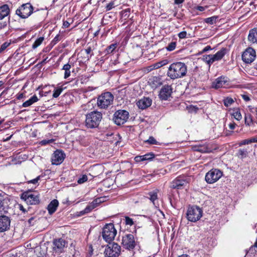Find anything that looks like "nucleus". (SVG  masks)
Instances as JSON below:
<instances>
[{"mask_svg": "<svg viewBox=\"0 0 257 257\" xmlns=\"http://www.w3.org/2000/svg\"><path fill=\"white\" fill-rule=\"evenodd\" d=\"M187 67L181 62L172 63L168 68L167 75L171 79L175 80L182 78L186 75Z\"/></svg>", "mask_w": 257, "mask_h": 257, "instance_id": "nucleus-1", "label": "nucleus"}, {"mask_svg": "<svg viewBox=\"0 0 257 257\" xmlns=\"http://www.w3.org/2000/svg\"><path fill=\"white\" fill-rule=\"evenodd\" d=\"M102 119V114L98 111H92L85 115V124L88 128H97Z\"/></svg>", "mask_w": 257, "mask_h": 257, "instance_id": "nucleus-2", "label": "nucleus"}, {"mask_svg": "<svg viewBox=\"0 0 257 257\" xmlns=\"http://www.w3.org/2000/svg\"><path fill=\"white\" fill-rule=\"evenodd\" d=\"M39 11L38 9H35L30 3H27L19 7L16 11V14L21 18L25 19L33 14L37 15Z\"/></svg>", "mask_w": 257, "mask_h": 257, "instance_id": "nucleus-3", "label": "nucleus"}, {"mask_svg": "<svg viewBox=\"0 0 257 257\" xmlns=\"http://www.w3.org/2000/svg\"><path fill=\"white\" fill-rule=\"evenodd\" d=\"M227 52L226 48H222L215 54L204 55L202 60L208 65L209 68L215 62L221 60Z\"/></svg>", "mask_w": 257, "mask_h": 257, "instance_id": "nucleus-4", "label": "nucleus"}, {"mask_svg": "<svg viewBox=\"0 0 257 257\" xmlns=\"http://www.w3.org/2000/svg\"><path fill=\"white\" fill-rule=\"evenodd\" d=\"M113 96L109 92L102 93L97 98V104L100 108L106 109L112 104Z\"/></svg>", "mask_w": 257, "mask_h": 257, "instance_id": "nucleus-5", "label": "nucleus"}, {"mask_svg": "<svg viewBox=\"0 0 257 257\" xmlns=\"http://www.w3.org/2000/svg\"><path fill=\"white\" fill-rule=\"evenodd\" d=\"M117 233L113 223L106 224L103 228L102 236L103 239L109 243L112 241Z\"/></svg>", "mask_w": 257, "mask_h": 257, "instance_id": "nucleus-6", "label": "nucleus"}, {"mask_svg": "<svg viewBox=\"0 0 257 257\" xmlns=\"http://www.w3.org/2000/svg\"><path fill=\"white\" fill-rule=\"evenodd\" d=\"M21 198L28 205H38L40 202L39 194L36 192L33 193L31 190L22 193Z\"/></svg>", "mask_w": 257, "mask_h": 257, "instance_id": "nucleus-7", "label": "nucleus"}, {"mask_svg": "<svg viewBox=\"0 0 257 257\" xmlns=\"http://www.w3.org/2000/svg\"><path fill=\"white\" fill-rule=\"evenodd\" d=\"M202 216V209L197 206H193L188 208L186 217L191 222H195L199 220Z\"/></svg>", "mask_w": 257, "mask_h": 257, "instance_id": "nucleus-8", "label": "nucleus"}, {"mask_svg": "<svg viewBox=\"0 0 257 257\" xmlns=\"http://www.w3.org/2000/svg\"><path fill=\"white\" fill-rule=\"evenodd\" d=\"M120 246L116 243H109L105 249V257H118L120 253Z\"/></svg>", "mask_w": 257, "mask_h": 257, "instance_id": "nucleus-9", "label": "nucleus"}, {"mask_svg": "<svg viewBox=\"0 0 257 257\" xmlns=\"http://www.w3.org/2000/svg\"><path fill=\"white\" fill-rule=\"evenodd\" d=\"M129 113L127 111L120 109L114 112L113 120L116 124L120 125L126 122Z\"/></svg>", "mask_w": 257, "mask_h": 257, "instance_id": "nucleus-10", "label": "nucleus"}, {"mask_svg": "<svg viewBox=\"0 0 257 257\" xmlns=\"http://www.w3.org/2000/svg\"><path fill=\"white\" fill-rule=\"evenodd\" d=\"M223 173L217 169H212L208 171L205 175V181L209 184H212L217 181L222 176Z\"/></svg>", "mask_w": 257, "mask_h": 257, "instance_id": "nucleus-11", "label": "nucleus"}, {"mask_svg": "<svg viewBox=\"0 0 257 257\" xmlns=\"http://www.w3.org/2000/svg\"><path fill=\"white\" fill-rule=\"evenodd\" d=\"M67 241L62 238L55 239L53 241V250L56 253H62L67 247Z\"/></svg>", "mask_w": 257, "mask_h": 257, "instance_id": "nucleus-12", "label": "nucleus"}, {"mask_svg": "<svg viewBox=\"0 0 257 257\" xmlns=\"http://www.w3.org/2000/svg\"><path fill=\"white\" fill-rule=\"evenodd\" d=\"M121 244L126 249H133L136 244L134 235L131 233L125 234L122 237Z\"/></svg>", "mask_w": 257, "mask_h": 257, "instance_id": "nucleus-13", "label": "nucleus"}, {"mask_svg": "<svg viewBox=\"0 0 257 257\" xmlns=\"http://www.w3.org/2000/svg\"><path fill=\"white\" fill-rule=\"evenodd\" d=\"M256 57V53L251 48H247L242 54V60L245 63L250 64L252 62Z\"/></svg>", "mask_w": 257, "mask_h": 257, "instance_id": "nucleus-14", "label": "nucleus"}, {"mask_svg": "<svg viewBox=\"0 0 257 257\" xmlns=\"http://www.w3.org/2000/svg\"><path fill=\"white\" fill-rule=\"evenodd\" d=\"M188 183L186 177L179 176L171 182L170 187L173 189H182Z\"/></svg>", "mask_w": 257, "mask_h": 257, "instance_id": "nucleus-15", "label": "nucleus"}, {"mask_svg": "<svg viewBox=\"0 0 257 257\" xmlns=\"http://www.w3.org/2000/svg\"><path fill=\"white\" fill-rule=\"evenodd\" d=\"M65 156L62 151L57 150L54 152L51 159L52 164L56 165L60 164L63 161Z\"/></svg>", "mask_w": 257, "mask_h": 257, "instance_id": "nucleus-16", "label": "nucleus"}, {"mask_svg": "<svg viewBox=\"0 0 257 257\" xmlns=\"http://www.w3.org/2000/svg\"><path fill=\"white\" fill-rule=\"evenodd\" d=\"M11 224L10 218L6 215L0 216V232H4L9 229Z\"/></svg>", "mask_w": 257, "mask_h": 257, "instance_id": "nucleus-17", "label": "nucleus"}, {"mask_svg": "<svg viewBox=\"0 0 257 257\" xmlns=\"http://www.w3.org/2000/svg\"><path fill=\"white\" fill-rule=\"evenodd\" d=\"M172 93V88L170 85H165L161 89L159 97L162 100H167Z\"/></svg>", "mask_w": 257, "mask_h": 257, "instance_id": "nucleus-18", "label": "nucleus"}, {"mask_svg": "<svg viewBox=\"0 0 257 257\" xmlns=\"http://www.w3.org/2000/svg\"><path fill=\"white\" fill-rule=\"evenodd\" d=\"M152 104V99L149 97H144L139 100L137 103V106L141 109H145L150 106Z\"/></svg>", "mask_w": 257, "mask_h": 257, "instance_id": "nucleus-19", "label": "nucleus"}, {"mask_svg": "<svg viewBox=\"0 0 257 257\" xmlns=\"http://www.w3.org/2000/svg\"><path fill=\"white\" fill-rule=\"evenodd\" d=\"M192 148L194 151H197L202 153H208L212 151L211 149L209 148L207 144L195 145L192 146Z\"/></svg>", "mask_w": 257, "mask_h": 257, "instance_id": "nucleus-20", "label": "nucleus"}, {"mask_svg": "<svg viewBox=\"0 0 257 257\" xmlns=\"http://www.w3.org/2000/svg\"><path fill=\"white\" fill-rule=\"evenodd\" d=\"M10 14V9L8 5L0 6V20H2Z\"/></svg>", "mask_w": 257, "mask_h": 257, "instance_id": "nucleus-21", "label": "nucleus"}, {"mask_svg": "<svg viewBox=\"0 0 257 257\" xmlns=\"http://www.w3.org/2000/svg\"><path fill=\"white\" fill-rule=\"evenodd\" d=\"M155 157V155L153 153H147L142 156H137L135 158V160L137 162H140L144 161H151Z\"/></svg>", "mask_w": 257, "mask_h": 257, "instance_id": "nucleus-22", "label": "nucleus"}, {"mask_svg": "<svg viewBox=\"0 0 257 257\" xmlns=\"http://www.w3.org/2000/svg\"><path fill=\"white\" fill-rule=\"evenodd\" d=\"M226 81L225 80V78L223 77H220L216 79L212 83V87L215 89L222 87L225 84Z\"/></svg>", "mask_w": 257, "mask_h": 257, "instance_id": "nucleus-23", "label": "nucleus"}, {"mask_svg": "<svg viewBox=\"0 0 257 257\" xmlns=\"http://www.w3.org/2000/svg\"><path fill=\"white\" fill-rule=\"evenodd\" d=\"M8 200L0 193V214L7 212Z\"/></svg>", "mask_w": 257, "mask_h": 257, "instance_id": "nucleus-24", "label": "nucleus"}, {"mask_svg": "<svg viewBox=\"0 0 257 257\" xmlns=\"http://www.w3.org/2000/svg\"><path fill=\"white\" fill-rule=\"evenodd\" d=\"M59 202L56 199H54L49 204L47 207L48 212L50 214H52L56 211L58 206Z\"/></svg>", "mask_w": 257, "mask_h": 257, "instance_id": "nucleus-25", "label": "nucleus"}, {"mask_svg": "<svg viewBox=\"0 0 257 257\" xmlns=\"http://www.w3.org/2000/svg\"><path fill=\"white\" fill-rule=\"evenodd\" d=\"M248 40L253 43H257V27L249 31Z\"/></svg>", "mask_w": 257, "mask_h": 257, "instance_id": "nucleus-26", "label": "nucleus"}, {"mask_svg": "<svg viewBox=\"0 0 257 257\" xmlns=\"http://www.w3.org/2000/svg\"><path fill=\"white\" fill-rule=\"evenodd\" d=\"M39 99L36 95L32 96L29 99L24 102L22 106L24 107H28L33 104L34 102L38 101Z\"/></svg>", "mask_w": 257, "mask_h": 257, "instance_id": "nucleus-27", "label": "nucleus"}, {"mask_svg": "<svg viewBox=\"0 0 257 257\" xmlns=\"http://www.w3.org/2000/svg\"><path fill=\"white\" fill-rule=\"evenodd\" d=\"M248 151L247 148L239 149L237 153V156L240 159H244L248 156Z\"/></svg>", "mask_w": 257, "mask_h": 257, "instance_id": "nucleus-28", "label": "nucleus"}, {"mask_svg": "<svg viewBox=\"0 0 257 257\" xmlns=\"http://www.w3.org/2000/svg\"><path fill=\"white\" fill-rule=\"evenodd\" d=\"M52 86L55 88L53 91V97L54 98H57L60 95V94L63 91V88L62 86H59L58 87H55L54 85H53Z\"/></svg>", "mask_w": 257, "mask_h": 257, "instance_id": "nucleus-29", "label": "nucleus"}, {"mask_svg": "<svg viewBox=\"0 0 257 257\" xmlns=\"http://www.w3.org/2000/svg\"><path fill=\"white\" fill-rule=\"evenodd\" d=\"M169 62V61L167 59H164L161 60L158 62L155 63L153 65L154 69H158L164 65H167Z\"/></svg>", "mask_w": 257, "mask_h": 257, "instance_id": "nucleus-30", "label": "nucleus"}, {"mask_svg": "<svg viewBox=\"0 0 257 257\" xmlns=\"http://www.w3.org/2000/svg\"><path fill=\"white\" fill-rule=\"evenodd\" d=\"M218 19V16H214L209 18H206L204 20V22L207 24L213 25L216 23V22L217 21Z\"/></svg>", "mask_w": 257, "mask_h": 257, "instance_id": "nucleus-31", "label": "nucleus"}, {"mask_svg": "<svg viewBox=\"0 0 257 257\" xmlns=\"http://www.w3.org/2000/svg\"><path fill=\"white\" fill-rule=\"evenodd\" d=\"M244 257H257L256 250L254 247H250Z\"/></svg>", "mask_w": 257, "mask_h": 257, "instance_id": "nucleus-32", "label": "nucleus"}, {"mask_svg": "<svg viewBox=\"0 0 257 257\" xmlns=\"http://www.w3.org/2000/svg\"><path fill=\"white\" fill-rule=\"evenodd\" d=\"M44 40V38L43 37H39V38L36 39L33 43V44L32 45V48L33 49H35L36 48H37L38 47L41 45Z\"/></svg>", "mask_w": 257, "mask_h": 257, "instance_id": "nucleus-33", "label": "nucleus"}, {"mask_svg": "<svg viewBox=\"0 0 257 257\" xmlns=\"http://www.w3.org/2000/svg\"><path fill=\"white\" fill-rule=\"evenodd\" d=\"M232 115L237 120H240L242 118V115L239 109L234 110Z\"/></svg>", "mask_w": 257, "mask_h": 257, "instance_id": "nucleus-34", "label": "nucleus"}, {"mask_svg": "<svg viewBox=\"0 0 257 257\" xmlns=\"http://www.w3.org/2000/svg\"><path fill=\"white\" fill-rule=\"evenodd\" d=\"M244 119L246 125L250 126L252 124V118L250 114H245Z\"/></svg>", "mask_w": 257, "mask_h": 257, "instance_id": "nucleus-35", "label": "nucleus"}, {"mask_svg": "<svg viewBox=\"0 0 257 257\" xmlns=\"http://www.w3.org/2000/svg\"><path fill=\"white\" fill-rule=\"evenodd\" d=\"M148 195L150 200L155 204V201L158 199L157 192L156 191H153L149 192Z\"/></svg>", "mask_w": 257, "mask_h": 257, "instance_id": "nucleus-36", "label": "nucleus"}, {"mask_svg": "<svg viewBox=\"0 0 257 257\" xmlns=\"http://www.w3.org/2000/svg\"><path fill=\"white\" fill-rule=\"evenodd\" d=\"M117 44H112L110 45L108 47L106 48L105 49V52L106 54H110L113 52V51L116 48Z\"/></svg>", "mask_w": 257, "mask_h": 257, "instance_id": "nucleus-37", "label": "nucleus"}, {"mask_svg": "<svg viewBox=\"0 0 257 257\" xmlns=\"http://www.w3.org/2000/svg\"><path fill=\"white\" fill-rule=\"evenodd\" d=\"M233 102L234 100L231 97H227L223 100L224 105L226 107L230 106Z\"/></svg>", "mask_w": 257, "mask_h": 257, "instance_id": "nucleus-38", "label": "nucleus"}, {"mask_svg": "<svg viewBox=\"0 0 257 257\" xmlns=\"http://www.w3.org/2000/svg\"><path fill=\"white\" fill-rule=\"evenodd\" d=\"M146 143L150 145H159V143L152 136L149 137V139L145 141Z\"/></svg>", "mask_w": 257, "mask_h": 257, "instance_id": "nucleus-39", "label": "nucleus"}, {"mask_svg": "<svg viewBox=\"0 0 257 257\" xmlns=\"http://www.w3.org/2000/svg\"><path fill=\"white\" fill-rule=\"evenodd\" d=\"M11 42H5L0 46V54L3 53L6 49L10 45Z\"/></svg>", "mask_w": 257, "mask_h": 257, "instance_id": "nucleus-40", "label": "nucleus"}, {"mask_svg": "<svg viewBox=\"0 0 257 257\" xmlns=\"http://www.w3.org/2000/svg\"><path fill=\"white\" fill-rule=\"evenodd\" d=\"M92 49L90 47H88L85 50V52L87 54V56L86 58L87 60H89L91 56L93 55V53H91L92 52Z\"/></svg>", "mask_w": 257, "mask_h": 257, "instance_id": "nucleus-41", "label": "nucleus"}, {"mask_svg": "<svg viewBox=\"0 0 257 257\" xmlns=\"http://www.w3.org/2000/svg\"><path fill=\"white\" fill-rule=\"evenodd\" d=\"M93 209V207H92L90 204H89L86 207V208L80 212V213L81 215L88 213L91 211Z\"/></svg>", "mask_w": 257, "mask_h": 257, "instance_id": "nucleus-42", "label": "nucleus"}, {"mask_svg": "<svg viewBox=\"0 0 257 257\" xmlns=\"http://www.w3.org/2000/svg\"><path fill=\"white\" fill-rule=\"evenodd\" d=\"M88 180V177L86 175H82L77 180V183L79 184L84 183Z\"/></svg>", "mask_w": 257, "mask_h": 257, "instance_id": "nucleus-43", "label": "nucleus"}, {"mask_svg": "<svg viewBox=\"0 0 257 257\" xmlns=\"http://www.w3.org/2000/svg\"><path fill=\"white\" fill-rule=\"evenodd\" d=\"M176 42H172L170 43L166 47L167 50L168 51H172L174 50L176 47Z\"/></svg>", "mask_w": 257, "mask_h": 257, "instance_id": "nucleus-44", "label": "nucleus"}, {"mask_svg": "<svg viewBox=\"0 0 257 257\" xmlns=\"http://www.w3.org/2000/svg\"><path fill=\"white\" fill-rule=\"evenodd\" d=\"M187 108L188 109V111L190 113H196L199 109L198 107H197L196 106H194L192 105L187 107Z\"/></svg>", "mask_w": 257, "mask_h": 257, "instance_id": "nucleus-45", "label": "nucleus"}, {"mask_svg": "<svg viewBox=\"0 0 257 257\" xmlns=\"http://www.w3.org/2000/svg\"><path fill=\"white\" fill-rule=\"evenodd\" d=\"M101 201L99 198L96 199L94 200H93L91 203H90L89 204L91 205V206L93 207L94 209L96 208L98 205L100 203Z\"/></svg>", "mask_w": 257, "mask_h": 257, "instance_id": "nucleus-46", "label": "nucleus"}, {"mask_svg": "<svg viewBox=\"0 0 257 257\" xmlns=\"http://www.w3.org/2000/svg\"><path fill=\"white\" fill-rule=\"evenodd\" d=\"M125 223L126 225L130 226H132L134 224L133 220L128 216L125 217Z\"/></svg>", "mask_w": 257, "mask_h": 257, "instance_id": "nucleus-47", "label": "nucleus"}, {"mask_svg": "<svg viewBox=\"0 0 257 257\" xmlns=\"http://www.w3.org/2000/svg\"><path fill=\"white\" fill-rule=\"evenodd\" d=\"M253 143L252 138L248 139L242 140L239 143V146L247 145Z\"/></svg>", "mask_w": 257, "mask_h": 257, "instance_id": "nucleus-48", "label": "nucleus"}, {"mask_svg": "<svg viewBox=\"0 0 257 257\" xmlns=\"http://www.w3.org/2000/svg\"><path fill=\"white\" fill-rule=\"evenodd\" d=\"M61 38V37L60 36V35L58 34L57 35L55 38L53 39V40L51 41V44L53 45H55L57 44L59 41H60Z\"/></svg>", "mask_w": 257, "mask_h": 257, "instance_id": "nucleus-49", "label": "nucleus"}, {"mask_svg": "<svg viewBox=\"0 0 257 257\" xmlns=\"http://www.w3.org/2000/svg\"><path fill=\"white\" fill-rule=\"evenodd\" d=\"M40 178H41V176H38V177H37L36 178L34 179H32V180H29L27 182V183L28 184H30V183H32V184H37L38 181L40 180Z\"/></svg>", "mask_w": 257, "mask_h": 257, "instance_id": "nucleus-50", "label": "nucleus"}, {"mask_svg": "<svg viewBox=\"0 0 257 257\" xmlns=\"http://www.w3.org/2000/svg\"><path fill=\"white\" fill-rule=\"evenodd\" d=\"M187 33L186 31L181 32L178 35V37L181 39H185V38H187Z\"/></svg>", "mask_w": 257, "mask_h": 257, "instance_id": "nucleus-51", "label": "nucleus"}, {"mask_svg": "<svg viewBox=\"0 0 257 257\" xmlns=\"http://www.w3.org/2000/svg\"><path fill=\"white\" fill-rule=\"evenodd\" d=\"M114 7V3L113 2H110L109 4H108L106 7V11H108L111 10Z\"/></svg>", "mask_w": 257, "mask_h": 257, "instance_id": "nucleus-52", "label": "nucleus"}, {"mask_svg": "<svg viewBox=\"0 0 257 257\" xmlns=\"http://www.w3.org/2000/svg\"><path fill=\"white\" fill-rule=\"evenodd\" d=\"M53 142V140H44L41 142V144L42 145H46L47 144L52 143Z\"/></svg>", "mask_w": 257, "mask_h": 257, "instance_id": "nucleus-53", "label": "nucleus"}, {"mask_svg": "<svg viewBox=\"0 0 257 257\" xmlns=\"http://www.w3.org/2000/svg\"><path fill=\"white\" fill-rule=\"evenodd\" d=\"M93 250L92 248V246L91 245H90L88 247V252L87 256L89 257L91 256V255L93 254Z\"/></svg>", "mask_w": 257, "mask_h": 257, "instance_id": "nucleus-54", "label": "nucleus"}, {"mask_svg": "<svg viewBox=\"0 0 257 257\" xmlns=\"http://www.w3.org/2000/svg\"><path fill=\"white\" fill-rule=\"evenodd\" d=\"M211 50H212L211 47L210 46H207L202 50L200 53H203Z\"/></svg>", "mask_w": 257, "mask_h": 257, "instance_id": "nucleus-55", "label": "nucleus"}, {"mask_svg": "<svg viewBox=\"0 0 257 257\" xmlns=\"http://www.w3.org/2000/svg\"><path fill=\"white\" fill-rule=\"evenodd\" d=\"M71 67V65L69 63H67L63 66L62 69L64 70H69Z\"/></svg>", "mask_w": 257, "mask_h": 257, "instance_id": "nucleus-56", "label": "nucleus"}, {"mask_svg": "<svg viewBox=\"0 0 257 257\" xmlns=\"http://www.w3.org/2000/svg\"><path fill=\"white\" fill-rule=\"evenodd\" d=\"M7 26L6 22H0V30L5 28Z\"/></svg>", "mask_w": 257, "mask_h": 257, "instance_id": "nucleus-57", "label": "nucleus"}, {"mask_svg": "<svg viewBox=\"0 0 257 257\" xmlns=\"http://www.w3.org/2000/svg\"><path fill=\"white\" fill-rule=\"evenodd\" d=\"M35 219V217H32L28 220V223H29V225L32 226L34 224V220Z\"/></svg>", "mask_w": 257, "mask_h": 257, "instance_id": "nucleus-58", "label": "nucleus"}, {"mask_svg": "<svg viewBox=\"0 0 257 257\" xmlns=\"http://www.w3.org/2000/svg\"><path fill=\"white\" fill-rule=\"evenodd\" d=\"M70 70H65L64 78L65 79H66L68 77H69L70 76Z\"/></svg>", "mask_w": 257, "mask_h": 257, "instance_id": "nucleus-59", "label": "nucleus"}, {"mask_svg": "<svg viewBox=\"0 0 257 257\" xmlns=\"http://www.w3.org/2000/svg\"><path fill=\"white\" fill-rule=\"evenodd\" d=\"M241 97L242 99L245 101H248L249 100H250L249 97L246 94L241 95Z\"/></svg>", "mask_w": 257, "mask_h": 257, "instance_id": "nucleus-60", "label": "nucleus"}, {"mask_svg": "<svg viewBox=\"0 0 257 257\" xmlns=\"http://www.w3.org/2000/svg\"><path fill=\"white\" fill-rule=\"evenodd\" d=\"M123 15H124V16L128 17V14L130 12V9H127L122 11Z\"/></svg>", "mask_w": 257, "mask_h": 257, "instance_id": "nucleus-61", "label": "nucleus"}, {"mask_svg": "<svg viewBox=\"0 0 257 257\" xmlns=\"http://www.w3.org/2000/svg\"><path fill=\"white\" fill-rule=\"evenodd\" d=\"M205 8L204 7L202 6H197L196 7V10L198 11H199L200 12H203L205 10Z\"/></svg>", "mask_w": 257, "mask_h": 257, "instance_id": "nucleus-62", "label": "nucleus"}, {"mask_svg": "<svg viewBox=\"0 0 257 257\" xmlns=\"http://www.w3.org/2000/svg\"><path fill=\"white\" fill-rule=\"evenodd\" d=\"M63 25L65 28H68L70 26V23L68 21H65L63 22Z\"/></svg>", "mask_w": 257, "mask_h": 257, "instance_id": "nucleus-63", "label": "nucleus"}, {"mask_svg": "<svg viewBox=\"0 0 257 257\" xmlns=\"http://www.w3.org/2000/svg\"><path fill=\"white\" fill-rule=\"evenodd\" d=\"M235 125H236V124L235 123H230L229 124V127L231 130H233V129H234Z\"/></svg>", "mask_w": 257, "mask_h": 257, "instance_id": "nucleus-64", "label": "nucleus"}]
</instances>
